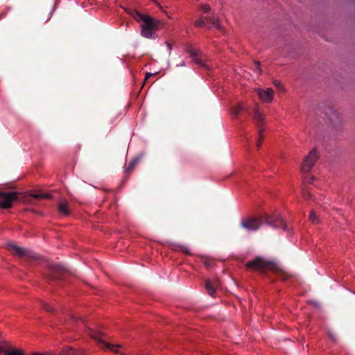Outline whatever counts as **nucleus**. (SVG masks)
Returning a JSON list of instances; mask_svg holds the SVG:
<instances>
[{"instance_id": "obj_1", "label": "nucleus", "mask_w": 355, "mask_h": 355, "mask_svg": "<svg viewBox=\"0 0 355 355\" xmlns=\"http://www.w3.org/2000/svg\"><path fill=\"white\" fill-rule=\"evenodd\" d=\"M263 223L272 228H281L286 232L289 230L278 214L272 215L266 214L259 217L245 218L241 220V226L248 231L254 232L258 230Z\"/></svg>"}, {"instance_id": "obj_2", "label": "nucleus", "mask_w": 355, "mask_h": 355, "mask_svg": "<svg viewBox=\"0 0 355 355\" xmlns=\"http://www.w3.org/2000/svg\"><path fill=\"white\" fill-rule=\"evenodd\" d=\"M125 12L137 21L141 22V35L148 39L157 37L156 32L164 26V23L155 18L132 8H125Z\"/></svg>"}, {"instance_id": "obj_3", "label": "nucleus", "mask_w": 355, "mask_h": 355, "mask_svg": "<svg viewBox=\"0 0 355 355\" xmlns=\"http://www.w3.org/2000/svg\"><path fill=\"white\" fill-rule=\"evenodd\" d=\"M245 266L249 270H259L263 272L268 270L273 272H281L275 262L266 261L261 257H257L254 259L248 261Z\"/></svg>"}, {"instance_id": "obj_4", "label": "nucleus", "mask_w": 355, "mask_h": 355, "mask_svg": "<svg viewBox=\"0 0 355 355\" xmlns=\"http://www.w3.org/2000/svg\"><path fill=\"white\" fill-rule=\"evenodd\" d=\"M66 272V269L62 266L55 263H49L47 266V272L45 274V278L48 281L61 279Z\"/></svg>"}, {"instance_id": "obj_5", "label": "nucleus", "mask_w": 355, "mask_h": 355, "mask_svg": "<svg viewBox=\"0 0 355 355\" xmlns=\"http://www.w3.org/2000/svg\"><path fill=\"white\" fill-rule=\"evenodd\" d=\"M325 114L329 119L336 131H340L343 127V121L339 112L334 108L329 107L325 111Z\"/></svg>"}, {"instance_id": "obj_6", "label": "nucleus", "mask_w": 355, "mask_h": 355, "mask_svg": "<svg viewBox=\"0 0 355 355\" xmlns=\"http://www.w3.org/2000/svg\"><path fill=\"white\" fill-rule=\"evenodd\" d=\"M89 334L90 336L96 340L98 343L101 345V347L114 352V353L119 354V348L121 347L119 345H112L109 343L104 341L102 338L103 334L101 332L89 329Z\"/></svg>"}, {"instance_id": "obj_7", "label": "nucleus", "mask_w": 355, "mask_h": 355, "mask_svg": "<svg viewBox=\"0 0 355 355\" xmlns=\"http://www.w3.org/2000/svg\"><path fill=\"white\" fill-rule=\"evenodd\" d=\"M319 156L316 148H313L305 157L301 166L303 173H308L314 166Z\"/></svg>"}, {"instance_id": "obj_8", "label": "nucleus", "mask_w": 355, "mask_h": 355, "mask_svg": "<svg viewBox=\"0 0 355 355\" xmlns=\"http://www.w3.org/2000/svg\"><path fill=\"white\" fill-rule=\"evenodd\" d=\"M17 200V193L15 191H0V207L8 209L12 202Z\"/></svg>"}, {"instance_id": "obj_9", "label": "nucleus", "mask_w": 355, "mask_h": 355, "mask_svg": "<svg viewBox=\"0 0 355 355\" xmlns=\"http://www.w3.org/2000/svg\"><path fill=\"white\" fill-rule=\"evenodd\" d=\"M248 114L252 116L253 121L259 129L262 128L265 118L263 114L259 110V105H256L253 108H250Z\"/></svg>"}, {"instance_id": "obj_10", "label": "nucleus", "mask_w": 355, "mask_h": 355, "mask_svg": "<svg viewBox=\"0 0 355 355\" xmlns=\"http://www.w3.org/2000/svg\"><path fill=\"white\" fill-rule=\"evenodd\" d=\"M186 51L193 58L195 63L199 66L206 67L203 61L200 58V51L195 49L193 46L189 44L186 46Z\"/></svg>"}, {"instance_id": "obj_11", "label": "nucleus", "mask_w": 355, "mask_h": 355, "mask_svg": "<svg viewBox=\"0 0 355 355\" xmlns=\"http://www.w3.org/2000/svg\"><path fill=\"white\" fill-rule=\"evenodd\" d=\"M219 281L217 278L214 279H206L205 280V288L207 290V293L214 297L216 293V288L219 286Z\"/></svg>"}, {"instance_id": "obj_12", "label": "nucleus", "mask_w": 355, "mask_h": 355, "mask_svg": "<svg viewBox=\"0 0 355 355\" xmlns=\"http://www.w3.org/2000/svg\"><path fill=\"white\" fill-rule=\"evenodd\" d=\"M257 95L260 98V99L266 103H270L273 99L274 91L271 88H268L267 89H258Z\"/></svg>"}, {"instance_id": "obj_13", "label": "nucleus", "mask_w": 355, "mask_h": 355, "mask_svg": "<svg viewBox=\"0 0 355 355\" xmlns=\"http://www.w3.org/2000/svg\"><path fill=\"white\" fill-rule=\"evenodd\" d=\"M206 22L208 28H216L219 31H223V26L220 24L217 16L206 17Z\"/></svg>"}, {"instance_id": "obj_14", "label": "nucleus", "mask_w": 355, "mask_h": 355, "mask_svg": "<svg viewBox=\"0 0 355 355\" xmlns=\"http://www.w3.org/2000/svg\"><path fill=\"white\" fill-rule=\"evenodd\" d=\"M7 248L11 253L20 257H25L28 254L26 249L19 247L15 244H8Z\"/></svg>"}, {"instance_id": "obj_15", "label": "nucleus", "mask_w": 355, "mask_h": 355, "mask_svg": "<svg viewBox=\"0 0 355 355\" xmlns=\"http://www.w3.org/2000/svg\"><path fill=\"white\" fill-rule=\"evenodd\" d=\"M58 210L60 214L64 216H69L71 211L68 201L66 200H61L58 205Z\"/></svg>"}, {"instance_id": "obj_16", "label": "nucleus", "mask_w": 355, "mask_h": 355, "mask_svg": "<svg viewBox=\"0 0 355 355\" xmlns=\"http://www.w3.org/2000/svg\"><path fill=\"white\" fill-rule=\"evenodd\" d=\"M242 110L249 112L250 107H248L245 103H242L236 106H234L231 108V114L234 116H237L239 112Z\"/></svg>"}, {"instance_id": "obj_17", "label": "nucleus", "mask_w": 355, "mask_h": 355, "mask_svg": "<svg viewBox=\"0 0 355 355\" xmlns=\"http://www.w3.org/2000/svg\"><path fill=\"white\" fill-rule=\"evenodd\" d=\"M139 157L132 159L125 169V173H130L133 170L135 165L139 162Z\"/></svg>"}, {"instance_id": "obj_18", "label": "nucleus", "mask_w": 355, "mask_h": 355, "mask_svg": "<svg viewBox=\"0 0 355 355\" xmlns=\"http://www.w3.org/2000/svg\"><path fill=\"white\" fill-rule=\"evenodd\" d=\"M195 26L197 27H204L206 26V17H200L195 21Z\"/></svg>"}, {"instance_id": "obj_19", "label": "nucleus", "mask_w": 355, "mask_h": 355, "mask_svg": "<svg viewBox=\"0 0 355 355\" xmlns=\"http://www.w3.org/2000/svg\"><path fill=\"white\" fill-rule=\"evenodd\" d=\"M263 132V128H260L258 130L259 137L258 140L257 141V146L258 148L261 147V144H262L263 140V135H262Z\"/></svg>"}, {"instance_id": "obj_20", "label": "nucleus", "mask_w": 355, "mask_h": 355, "mask_svg": "<svg viewBox=\"0 0 355 355\" xmlns=\"http://www.w3.org/2000/svg\"><path fill=\"white\" fill-rule=\"evenodd\" d=\"M8 355H24V354L21 350L13 348L8 349Z\"/></svg>"}, {"instance_id": "obj_21", "label": "nucleus", "mask_w": 355, "mask_h": 355, "mask_svg": "<svg viewBox=\"0 0 355 355\" xmlns=\"http://www.w3.org/2000/svg\"><path fill=\"white\" fill-rule=\"evenodd\" d=\"M30 196H32L34 198H36V199L49 198H50V196L49 194H46V193H43V194L33 193V194H30Z\"/></svg>"}, {"instance_id": "obj_22", "label": "nucleus", "mask_w": 355, "mask_h": 355, "mask_svg": "<svg viewBox=\"0 0 355 355\" xmlns=\"http://www.w3.org/2000/svg\"><path fill=\"white\" fill-rule=\"evenodd\" d=\"M200 9L204 12L207 13L211 10V7L208 4H201Z\"/></svg>"}, {"instance_id": "obj_23", "label": "nucleus", "mask_w": 355, "mask_h": 355, "mask_svg": "<svg viewBox=\"0 0 355 355\" xmlns=\"http://www.w3.org/2000/svg\"><path fill=\"white\" fill-rule=\"evenodd\" d=\"M309 220L313 223L318 222L317 216L313 211H312L309 214Z\"/></svg>"}, {"instance_id": "obj_24", "label": "nucleus", "mask_w": 355, "mask_h": 355, "mask_svg": "<svg viewBox=\"0 0 355 355\" xmlns=\"http://www.w3.org/2000/svg\"><path fill=\"white\" fill-rule=\"evenodd\" d=\"M42 306L43 308L46 311H49V312H53L54 309L53 308V306L49 304H47L46 302H43L42 303Z\"/></svg>"}, {"instance_id": "obj_25", "label": "nucleus", "mask_w": 355, "mask_h": 355, "mask_svg": "<svg viewBox=\"0 0 355 355\" xmlns=\"http://www.w3.org/2000/svg\"><path fill=\"white\" fill-rule=\"evenodd\" d=\"M178 248H179L180 251L183 252L186 254H191V252H190V250H189L188 247L184 246V245H180V246H178Z\"/></svg>"}, {"instance_id": "obj_26", "label": "nucleus", "mask_w": 355, "mask_h": 355, "mask_svg": "<svg viewBox=\"0 0 355 355\" xmlns=\"http://www.w3.org/2000/svg\"><path fill=\"white\" fill-rule=\"evenodd\" d=\"M254 69L258 71L259 72H261V64L259 62L257 61L254 62Z\"/></svg>"}, {"instance_id": "obj_27", "label": "nucleus", "mask_w": 355, "mask_h": 355, "mask_svg": "<svg viewBox=\"0 0 355 355\" xmlns=\"http://www.w3.org/2000/svg\"><path fill=\"white\" fill-rule=\"evenodd\" d=\"M0 355H8V349L3 347H0Z\"/></svg>"}, {"instance_id": "obj_28", "label": "nucleus", "mask_w": 355, "mask_h": 355, "mask_svg": "<svg viewBox=\"0 0 355 355\" xmlns=\"http://www.w3.org/2000/svg\"><path fill=\"white\" fill-rule=\"evenodd\" d=\"M329 337L331 340H332L334 342H336L337 340V336L333 333H329Z\"/></svg>"}, {"instance_id": "obj_29", "label": "nucleus", "mask_w": 355, "mask_h": 355, "mask_svg": "<svg viewBox=\"0 0 355 355\" xmlns=\"http://www.w3.org/2000/svg\"><path fill=\"white\" fill-rule=\"evenodd\" d=\"M303 195L304 198L306 199H309L312 196V195L309 191H305Z\"/></svg>"}, {"instance_id": "obj_30", "label": "nucleus", "mask_w": 355, "mask_h": 355, "mask_svg": "<svg viewBox=\"0 0 355 355\" xmlns=\"http://www.w3.org/2000/svg\"><path fill=\"white\" fill-rule=\"evenodd\" d=\"M154 74L153 73H149V72H147L146 73V76H145V78H144V83H145L148 78H150L151 76H153Z\"/></svg>"}, {"instance_id": "obj_31", "label": "nucleus", "mask_w": 355, "mask_h": 355, "mask_svg": "<svg viewBox=\"0 0 355 355\" xmlns=\"http://www.w3.org/2000/svg\"><path fill=\"white\" fill-rule=\"evenodd\" d=\"M314 180V177H306V181L309 183H312V182Z\"/></svg>"}, {"instance_id": "obj_32", "label": "nucleus", "mask_w": 355, "mask_h": 355, "mask_svg": "<svg viewBox=\"0 0 355 355\" xmlns=\"http://www.w3.org/2000/svg\"><path fill=\"white\" fill-rule=\"evenodd\" d=\"M72 318H73V320L74 321H78V320H83L82 318H80V317L72 316Z\"/></svg>"}, {"instance_id": "obj_33", "label": "nucleus", "mask_w": 355, "mask_h": 355, "mask_svg": "<svg viewBox=\"0 0 355 355\" xmlns=\"http://www.w3.org/2000/svg\"><path fill=\"white\" fill-rule=\"evenodd\" d=\"M31 355H44V354H40V353H33Z\"/></svg>"}, {"instance_id": "obj_34", "label": "nucleus", "mask_w": 355, "mask_h": 355, "mask_svg": "<svg viewBox=\"0 0 355 355\" xmlns=\"http://www.w3.org/2000/svg\"><path fill=\"white\" fill-rule=\"evenodd\" d=\"M167 46H168V48L169 49V50L171 49V46L169 43H167Z\"/></svg>"}, {"instance_id": "obj_35", "label": "nucleus", "mask_w": 355, "mask_h": 355, "mask_svg": "<svg viewBox=\"0 0 355 355\" xmlns=\"http://www.w3.org/2000/svg\"><path fill=\"white\" fill-rule=\"evenodd\" d=\"M275 85L276 87H279V86H280V83H275Z\"/></svg>"}, {"instance_id": "obj_36", "label": "nucleus", "mask_w": 355, "mask_h": 355, "mask_svg": "<svg viewBox=\"0 0 355 355\" xmlns=\"http://www.w3.org/2000/svg\"><path fill=\"white\" fill-rule=\"evenodd\" d=\"M180 65V66H184L185 65L184 62H182V63Z\"/></svg>"}, {"instance_id": "obj_37", "label": "nucleus", "mask_w": 355, "mask_h": 355, "mask_svg": "<svg viewBox=\"0 0 355 355\" xmlns=\"http://www.w3.org/2000/svg\"><path fill=\"white\" fill-rule=\"evenodd\" d=\"M3 16H4V14H1V15H0V18H1V17H3Z\"/></svg>"}]
</instances>
